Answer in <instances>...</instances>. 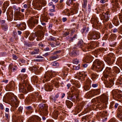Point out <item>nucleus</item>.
<instances>
[{
    "instance_id": "obj_1",
    "label": "nucleus",
    "mask_w": 122,
    "mask_h": 122,
    "mask_svg": "<svg viewBox=\"0 0 122 122\" xmlns=\"http://www.w3.org/2000/svg\"><path fill=\"white\" fill-rule=\"evenodd\" d=\"M111 69V68L107 67L104 72V77H102V80H104V82L107 87H111L113 86L114 84L113 80L110 79L109 77V75H108L109 73L108 70L110 72Z\"/></svg>"
},
{
    "instance_id": "obj_2",
    "label": "nucleus",
    "mask_w": 122,
    "mask_h": 122,
    "mask_svg": "<svg viewBox=\"0 0 122 122\" xmlns=\"http://www.w3.org/2000/svg\"><path fill=\"white\" fill-rule=\"evenodd\" d=\"M6 96L7 97L6 100L11 103L14 107L17 108L18 106V102L16 96L12 93H8Z\"/></svg>"
},
{
    "instance_id": "obj_3",
    "label": "nucleus",
    "mask_w": 122,
    "mask_h": 122,
    "mask_svg": "<svg viewBox=\"0 0 122 122\" xmlns=\"http://www.w3.org/2000/svg\"><path fill=\"white\" fill-rule=\"evenodd\" d=\"M22 84H20L19 85V89L20 92L26 93L27 92L26 89L28 91L33 90L32 87L30 85L25 81Z\"/></svg>"
},
{
    "instance_id": "obj_4",
    "label": "nucleus",
    "mask_w": 122,
    "mask_h": 122,
    "mask_svg": "<svg viewBox=\"0 0 122 122\" xmlns=\"http://www.w3.org/2000/svg\"><path fill=\"white\" fill-rule=\"evenodd\" d=\"M92 66V69L94 70L96 69L99 71H102L104 67L103 62L98 59H96L94 61Z\"/></svg>"
},
{
    "instance_id": "obj_5",
    "label": "nucleus",
    "mask_w": 122,
    "mask_h": 122,
    "mask_svg": "<svg viewBox=\"0 0 122 122\" xmlns=\"http://www.w3.org/2000/svg\"><path fill=\"white\" fill-rule=\"evenodd\" d=\"M100 37V33L94 31L89 33L88 34V39L89 40L97 39Z\"/></svg>"
},
{
    "instance_id": "obj_6",
    "label": "nucleus",
    "mask_w": 122,
    "mask_h": 122,
    "mask_svg": "<svg viewBox=\"0 0 122 122\" xmlns=\"http://www.w3.org/2000/svg\"><path fill=\"white\" fill-rule=\"evenodd\" d=\"M54 73V72L52 71H48L46 72L44 76L43 80L42 81L43 83H45V81L46 82H47L49 81L50 79L52 77L54 76V75L53 74Z\"/></svg>"
},
{
    "instance_id": "obj_7",
    "label": "nucleus",
    "mask_w": 122,
    "mask_h": 122,
    "mask_svg": "<svg viewBox=\"0 0 122 122\" xmlns=\"http://www.w3.org/2000/svg\"><path fill=\"white\" fill-rule=\"evenodd\" d=\"M39 107L40 111L44 113L46 115L47 114L48 106L47 105L44 103H41L39 105Z\"/></svg>"
},
{
    "instance_id": "obj_8",
    "label": "nucleus",
    "mask_w": 122,
    "mask_h": 122,
    "mask_svg": "<svg viewBox=\"0 0 122 122\" xmlns=\"http://www.w3.org/2000/svg\"><path fill=\"white\" fill-rule=\"evenodd\" d=\"M117 90H113L112 91V94L113 98L117 100V98L120 99L122 101V93H119Z\"/></svg>"
},
{
    "instance_id": "obj_9",
    "label": "nucleus",
    "mask_w": 122,
    "mask_h": 122,
    "mask_svg": "<svg viewBox=\"0 0 122 122\" xmlns=\"http://www.w3.org/2000/svg\"><path fill=\"white\" fill-rule=\"evenodd\" d=\"M109 12L107 11L105 13H103L101 15V20H103V22H106L108 21L109 19Z\"/></svg>"
},
{
    "instance_id": "obj_10",
    "label": "nucleus",
    "mask_w": 122,
    "mask_h": 122,
    "mask_svg": "<svg viewBox=\"0 0 122 122\" xmlns=\"http://www.w3.org/2000/svg\"><path fill=\"white\" fill-rule=\"evenodd\" d=\"M38 20L37 19H33L30 20L28 22V25L30 28H32L34 26L35 24L38 23Z\"/></svg>"
},
{
    "instance_id": "obj_11",
    "label": "nucleus",
    "mask_w": 122,
    "mask_h": 122,
    "mask_svg": "<svg viewBox=\"0 0 122 122\" xmlns=\"http://www.w3.org/2000/svg\"><path fill=\"white\" fill-rule=\"evenodd\" d=\"M41 119L37 116H33L28 121V122H41Z\"/></svg>"
},
{
    "instance_id": "obj_12",
    "label": "nucleus",
    "mask_w": 122,
    "mask_h": 122,
    "mask_svg": "<svg viewBox=\"0 0 122 122\" xmlns=\"http://www.w3.org/2000/svg\"><path fill=\"white\" fill-rule=\"evenodd\" d=\"M17 69V66L12 63H10L9 65V69L12 71H16Z\"/></svg>"
},
{
    "instance_id": "obj_13",
    "label": "nucleus",
    "mask_w": 122,
    "mask_h": 122,
    "mask_svg": "<svg viewBox=\"0 0 122 122\" xmlns=\"http://www.w3.org/2000/svg\"><path fill=\"white\" fill-rule=\"evenodd\" d=\"M52 84H45L44 87V89L46 91H51L52 90Z\"/></svg>"
},
{
    "instance_id": "obj_14",
    "label": "nucleus",
    "mask_w": 122,
    "mask_h": 122,
    "mask_svg": "<svg viewBox=\"0 0 122 122\" xmlns=\"http://www.w3.org/2000/svg\"><path fill=\"white\" fill-rule=\"evenodd\" d=\"M108 98L107 95H105L102 96L100 97V99L101 101L103 103L107 102L108 100Z\"/></svg>"
},
{
    "instance_id": "obj_15",
    "label": "nucleus",
    "mask_w": 122,
    "mask_h": 122,
    "mask_svg": "<svg viewBox=\"0 0 122 122\" xmlns=\"http://www.w3.org/2000/svg\"><path fill=\"white\" fill-rule=\"evenodd\" d=\"M111 2L112 3H114V4H112V5H113V8L115 9H116L117 8L119 7V5L118 2V0H111Z\"/></svg>"
},
{
    "instance_id": "obj_16",
    "label": "nucleus",
    "mask_w": 122,
    "mask_h": 122,
    "mask_svg": "<svg viewBox=\"0 0 122 122\" xmlns=\"http://www.w3.org/2000/svg\"><path fill=\"white\" fill-rule=\"evenodd\" d=\"M83 44L82 41H80L79 42L78 44V46H77L76 45H75L73 48L74 49H77L79 47L80 48H82L83 46Z\"/></svg>"
},
{
    "instance_id": "obj_17",
    "label": "nucleus",
    "mask_w": 122,
    "mask_h": 122,
    "mask_svg": "<svg viewBox=\"0 0 122 122\" xmlns=\"http://www.w3.org/2000/svg\"><path fill=\"white\" fill-rule=\"evenodd\" d=\"M112 55L113 54L112 53H110L108 54V56L107 57L106 60H105V61L108 63H109L110 62L111 63L112 58H112L110 57L109 56L111 57Z\"/></svg>"
},
{
    "instance_id": "obj_18",
    "label": "nucleus",
    "mask_w": 122,
    "mask_h": 122,
    "mask_svg": "<svg viewBox=\"0 0 122 122\" xmlns=\"http://www.w3.org/2000/svg\"><path fill=\"white\" fill-rule=\"evenodd\" d=\"M107 113V112L104 111V112L102 113V117H103L102 118L103 119L102 121L103 122H104L106 121L107 119V115H106Z\"/></svg>"
},
{
    "instance_id": "obj_19",
    "label": "nucleus",
    "mask_w": 122,
    "mask_h": 122,
    "mask_svg": "<svg viewBox=\"0 0 122 122\" xmlns=\"http://www.w3.org/2000/svg\"><path fill=\"white\" fill-rule=\"evenodd\" d=\"M112 22L114 24L117 26L119 24V22L117 17H115L113 18Z\"/></svg>"
},
{
    "instance_id": "obj_20",
    "label": "nucleus",
    "mask_w": 122,
    "mask_h": 122,
    "mask_svg": "<svg viewBox=\"0 0 122 122\" xmlns=\"http://www.w3.org/2000/svg\"><path fill=\"white\" fill-rule=\"evenodd\" d=\"M37 68L35 66H32L30 67V70L33 72L34 71L35 73H38L39 72Z\"/></svg>"
},
{
    "instance_id": "obj_21",
    "label": "nucleus",
    "mask_w": 122,
    "mask_h": 122,
    "mask_svg": "<svg viewBox=\"0 0 122 122\" xmlns=\"http://www.w3.org/2000/svg\"><path fill=\"white\" fill-rule=\"evenodd\" d=\"M91 83L89 82H87V84L85 85L84 87L85 90L87 91L89 90Z\"/></svg>"
},
{
    "instance_id": "obj_22",
    "label": "nucleus",
    "mask_w": 122,
    "mask_h": 122,
    "mask_svg": "<svg viewBox=\"0 0 122 122\" xmlns=\"http://www.w3.org/2000/svg\"><path fill=\"white\" fill-rule=\"evenodd\" d=\"M97 18L96 17H92L91 19V22L92 24H93L94 25H96V23L97 22Z\"/></svg>"
},
{
    "instance_id": "obj_23",
    "label": "nucleus",
    "mask_w": 122,
    "mask_h": 122,
    "mask_svg": "<svg viewBox=\"0 0 122 122\" xmlns=\"http://www.w3.org/2000/svg\"><path fill=\"white\" fill-rule=\"evenodd\" d=\"M66 104L68 108H70L73 106V103L69 101H67L66 102Z\"/></svg>"
},
{
    "instance_id": "obj_24",
    "label": "nucleus",
    "mask_w": 122,
    "mask_h": 122,
    "mask_svg": "<svg viewBox=\"0 0 122 122\" xmlns=\"http://www.w3.org/2000/svg\"><path fill=\"white\" fill-rule=\"evenodd\" d=\"M39 50L38 49H34V51L31 53V54L32 55H36L39 53Z\"/></svg>"
},
{
    "instance_id": "obj_25",
    "label": "nucleus",
    "mask_w": 122,
    "mask_h": 122,
    "mask_svg": "<svg viewBox=\"0 0 122 122\" xmlns=\"http://www.w3.org/2000/svg\"><path fill=\"white\" fill-rule=\"evenodd\" d=\"M79 53L77 51H73L70 54V55L71 56H75L78 55H79Z\"/></svg>"
},
{
    "instance_id": "obj_26",
    "label": "nucleus",
    "mask_w": 122,
    "mask_h": 122,
    "mask_svg": "<svg viewBox=\"0 0 122 122\" xmlns=\"http://www.w3.org/2000/svg\"><path fill=\"white\" fill-rule=\"evenodd\" d=\"M52 83L57 88L59 86V82L57 80H56L54 81H52Z\"/></svg>"
},
{
    "instance_id": "obj_27",
    "label": "nucleus",
    "mask_w": 122,
    "mask_h": 122,
    "mask_svg": "<svg viewBox=\"0 0 122 122\" xmlns=\"http://www.w3.org/2000/svg\"><path fill=\"white\" fill-rule=\"evenodd\" d=\"M58 58V56L56 55L55 56H53L51 57L50 58V61H53Z\"/></svg>"
},
{
    "instance_id": "obj_28",
    "label": "nucleus",
    "mask_w": 122,
    "mask_h": 122,
    "mask_svg": "<svg viewBox=\"0 0 122 122\" xmlns=\"http://www.w3.org/2000/svg\"><path fill=\"white\" fill-rule=\"evenodd\" d=\"M73 0H67L66 2V4L68 6H70V5L72 4Z\"/></svg>"
},
{
    "instance_id": "obj_29",
    "label": "nucleus",
    "mask_w": 122,
    "mask_h": 122,
    "mask_svg": "<svg viewBox=\"0 0 122 122\" xmlns=\"http://www.w3.org/2000/svg\"><path fill=\"white\" fill-rule=\"evenodd\" d=\"M92 79L93 80L95 79L98 76V75L96 74V73H93L92 74Z\"/></svg>"
},
{
    "instance_id": "obj_30",
    "label": "nucleus",
    "mask_w": 122,
    "mask_h": 122,
    "mask_svg": "<svg viewBox=\"0 0 122 122\" xmlns=\"http://www.w3.org/2000/svg\"><path fill=\"white\" fill-rule=\"evenodd\" d=\"M2 29L5 31L7 30L8 29V27L7 25L6 24H4L2 25Z\"/></svg>"
},
{
    "instance_id": "obj_31",
    "label": "nucleus",
    "mask_w": 122,
    "mask_h": 122,
    "mask_svg": "<svg viewBox=\"0 0 122 122\" xmlns=\"http://www.w3.org/2000/svg\"><path fill=\"white\" fill-rule=\"evenodd\" d=\"M35 96H36L37 99L38 100H41L42 99V97L41 95H40L39 93H37L36 94Z\"/></svg>"
},
{
    "instance_id": "obj_32",
    "label": "nucleus",
    "mask_w": 122,
    "mask_h": 122,
    "mask_svg": "<svg viewBox=\"0 0 122 122\" xmlns=\"http://www.w3.org/2000/svg\"><path fill=\"white\" fill-rule=\"evenodd\" d=\"M26 24L25 22H23L21 24V27L22 30H23L26 29Z\"/></svg>"
},
{
    "instance_id": "obj_33",
    "label": "nucleus",
    "mask_w": 122,
    "mask_h": 122,
    "mask_svg": "<svg viewBox=\"0 0 122 122\" xmlns=\"http://www.w3.org/2000/svg\"><path fill=\"white\" fill-rule=\"evenodd\" d=\"M90 59V58H89L88 57H86V58H84L83 59V61L84 62L88 63L89 62V61Z\"/></svg>"
},
{
    "instance_id": "obj_34",
    "label": "nucleus",
    "mask_w": 122,
    "mask_h": 122,
    "mask_svg": "<svg viewBox=\"0 0 122 122\" xmlns=\"http://www.w3.org/2000/svg\"><path fill=\"white\" fill-rule=\"evenodd\" d=\"M32 79L34 82H36L38 80L37 76L36 75L33 76L32 78Z\"/></svg>"
},
{
    "instance_id": "obj_35",
    "label": "nucleus",
    "mask_w": 122,
    "mask_h": 122,
    "mask_svg": "<svg viewBox=\"0 0 122 122\" xmlns=\"http://www.w3.org/2000/svg\"><path fill=\"white\" fill-rule=\"evenodd\" d=\"M80 67V65H78L77 66H76L75 65H74L73 67V69L75 70H79Z\"/></svg>"
},
{
    "instance_id": "obj_36",
    "label": "nucleus",
    "mask_w": 122,
    "mask_h": 122,
    "mask_svg": "<svg viewBox=\"0 0 122 122\" xmlns=\"http://www.w3.org/2000/svg\"><path fill=\"white\" fill-rule=\"evenodd\" d=\"M51 65L53 66H58L59 64L56 61H55L52 62L51 64Z\"/></svg>"
},
{
    "instance_id": "obj_37",
    "label": "nucleus",
    "mask_w": 122,
    "mask_h": 122,
    "mask_svg": "<svg viewBox=\"0 0 122 122\" xmlns=\"http://www.w3.org/2000/svg\"><path fill=\"white\" fill-rule=\"evenodd\" d=\"M48 40L50 41H54L56 40V38L52 36H50Z\"/></svg>"
},
{
    "instance_id": "obj_38",
    "label": "nucleus",
    "mask_w": 122,
    "mask_h": 122,
    "mask_svg": "<svg viewBox=\"0 0 122 122\" xmlns=\"http://www.w3.org/2000/svg\"><path fill=\"white\" fill-rule=\"evenodd\" d=\"M89 30V28H83L82 29V33L84 32H85V30H86L85 32L87 33L88 32Z\"/></svg>"
},
{
    "instance_id": "obj_39",
    "label": "nucleus",
    "mask_w": 122,
    "mask_h": 122,
    "mask_svg": "<svg viewBox=\"0 0 122 122\" xmlns=\"http://www.w3.org/2000/svg\"><path fill=\"white\" fill-rule=\"evenodd\" d=\"M79 61L77 59H75L73 60V63L75 64H77L78 63Z\"/></svg>"
},
{
    "instance_id": "obj_40",
    "label": "nucleus",
    "mask_w": 122,
    "mask_h": 122,
    "mask_svg": "<svg viewBox=\"0 0 122 122\" xmlns=\"http://www.w3.org/2000/svg\"><path fill=\"white\" fill-rule=\"evenodd\" d=\"M48 5L49 6H52V7L53 9L55 8V5L53 4V3L51 2L49 3L48 4Z\"/></svg>"
},
{
    "instance_id": "obj_41",
    "label": "nucleus",
    "mask_w": 122,
    "mask_h": 122,
    "mask_svg": "<svg viewBox=\"0 0 122 122\" xmlns=\"http://www.w3.org/2000/svg\"><path fill=\"white\" fill-rule=\"evenodd\" d=\"M30 36L31 39L33 40L34 39V38L36 37L35 34L34 33L31 34Z\"/></svg>"
},
{
    "instance_id": "obj_42",
    "label": "nucleus",
    "mask_w": 122,
    "mask_h": 122,
    "mask_svg": "<svg viewBox=\"0 0 122 122\" xmlns=\"http://www.w3.org/2000/svg\"><path fill=\"white\" fill-rule=\"evenodd\" d=\"M11 86H10L9 85H7L6 86V88L8 91H10L11 90Z\"/></svg>"
},
{
    "instance_id": "obj_43",
    "label": "nucleus",
    "mask_w": 122,
    "mask_h": 122,
    "mask_svg": "<svg viewBox=\"0 0 122 122\" xmlns=\"http://www.w3.org/2000/svg\"><path fill=\"white\" fill-rule=\"evenodd\" d=\"M22 109L23 108L21 107H20L19 108L18 110V111L19 112V114H20V113H22ZM17 113L18 114H19V113H18V112H17Z\"/></svg>"
},
{
    "instance_id": "obj_44",
    "label": "nucleus",
    "mask_w": 122,
    "mask_h": 122,
    "mask_svg": "<svg viewBox=\"0 0 122 122\" xmlns=\"http://www.w3.org/2000/svg\"><path fill=\"white\" fill-rule=\"evenodd\" d=\"M25 108L28 110L30 111L32 109V107L30 106H29L25 107Z\"/></svg>"
},
{
    "instance_id": "obj_45",
    "label": "nucleus",
    "mask_w": 122,
    "mask_h": 122,
    "mask_svg": "<svg viewBox=\"0 0 122 122\" xmlns=\"http://www.w3.org/2000/svg\"><path fill=\"white\" fill-rule=\"evenodd\" d=\"M84 5H83V8H85L86 7L87 2L86 0H84Z\"/></svg>"
},
{
    "instance_id": "obj_46",
    "label": "nucleus",
    "mask_w": 122,
    "mask_h": 122,
    "mask_svg": "<svg viewBox=\"0 0 122 122\" xmlns=\"http://www.w3.org/2000/svg\"><path fill=\"white\" fill-rule=\"evenodd\" d=\"M122 15H119V18L120 19V21L121 22H122V9L121 10Z\"/></svg>"
},
{
    "instance_id": "obj_47",
    "label": "nucleus",
    "mask_w": 122,
    "mask_h": 122,
    "mask_svg": "<svg viewBox=\"0 0 122 122\" xmlns=\"http://www.w3.org/2000/svg\"><path fill=\"white\" fill-rule=\"evenodd\" d=\"M69 34V32H65L63 35V36L64 37H65L67 36H68Z\"/></svg>"
},
{
    "instance_id": "obj_48",
    "label": "nucleus",
    "mask_w": 122,
    "mask_h": 122,
    "mask_svg": "<svg viewBox=\"0 0 122 122\" xmlns=\"http://www.w3.org/2000/svg\"><path fill=\"white\" fill-rule=\"evenodd\" d=\"M5 114L6 117L7 119H9L10 117V116H9V113H5Z\"/></svg>"
},
{
    "instance_id": "obj_49",
    "label": "nucleus",
    "mask_w": 122,
    "mask_h": 122,
    "mask_svg": "<svg viewBox=\"0 0 122 122\" xmlns=\"http://www.w3.org/2000/svg\"><path fill=\"white\" fill-rule=\"evenodd\" d=\"M118 117L122 119V112L119 113L118 115Z\"/></svg>"
},
{
    "instance_id": "obj_50",
    "label": "nucleus",
    "mask_w": 122,
    "mask_h": 122,
    "mask_svg": "<svg viewBox=\"0 0 122 122\" xmlns=\"http://www.w3.org/2000/svg\"><path fill=\"white\" fill-rule=\"evenodd\" d=\"M112 31L114 33H116L118 31V29L117 28H115L112 30Z\"/></svg>"
},
{
    "instance_id": "obj_51",
    "label": "nucleus",
    "mask_w": 122,
    "mask_h": 122,
    "mask_svg": "<svg viewBox=\"0 0 122 122\" xmlns=\"http://www.w3.org/2000/svg\"><path fill=\"white\" fill-rule=\"evenodd\" d=\"M50 45L51 46V47H56V45L55 44L53 43H51Z\"/></svg>"
},
{
    "instance_id": "obj_52",
    "label": "nucleus",
    "mask_w": 122,
    "mask_h": 122,
    "mask_svg": "<svg viewBox=\"0 0 122 122\" xmlns=\"http://www.w3.org/2000/svg\"><path fill=\"white\" fill-rule=\"evenodd\" d=\"M5 112L6 113H9V109L8 108H6L5 109Z\"/></svg>"
},
{
    "instance_id": "obj_53",
    "label": "nucleus",
    "mask_w": 122,
    "mask_h": 122,
    "mask_svg": "<svg viewBox=\"0 0 122 122\" xmlns=\"http://www.w3.org/2000/svg\"><path fill=\"white\" fill-rule=\"evenodd\" d=\"M111 105H110V107L112 108V106L114 105L115 104V102H112L111 103Z\"/></svg>"
},
{
    "instance_id": "obj_54",
    "label": "nucleus",
    "mask_w": 122,
    "mask_h": 122,
    "mask_svg": "<svg viewBox=\"0 0 122 122\" xmlns=\"http://www.w3.org/2000/svg\"><path fill=\"white\" fill-rule=\"evenodd\" d=\"M92 86L93 87H96L98 85L96 84H93L92 85Z\"/></svg>"
},
{
    "instance_id": "obj_55",
    "label": "nucleus",
    "mask_w": 122,
    "mask_h": 122,
    "mask_svg": "<svg viewBox=\"0 0 122 122\" xmlns=\"http://www.w3.org/2000/svg\"><path fill=\"white\" fill-rule=\"evenodd\" d=\"M0 107L1 109L3 110L4 109V107L3 105L1 103L0 104Z\"/></svg>"
},
{
    "instance_id": "obj_56",
    "label": "nucleus",
    "mask_w": 122,
    "mask_h": 122,
    "mask_svg": "<svg viewBox=\"0 0 122 122\" xmlns=\"http://www.w3.org/2000/svg\"><path fill=\"white\" fill-rule=\"evenodd\" d=\"M87 117L86 116L84 117H83L82 118V119L83 121H84V120H87Z\"/></svg>"
},
{
    "instance_id": "obj_57",
    "label": "nucleus",
    "mask_w": 122,
    "mask_h": 122,
    "mask_svg": "<svg viewBox=\"0 0 122 122\" xmlns=\"http://www.w3.org/2000/svg\"><path fill=\"white\" fill-rule=\"evenodd\" d=\"M100 1L101 3L103 4L105 3L106 0H101Z\"/></svg>"
},
{
    "instance_id": "obj_58",
    "label": "nucleus",
    "mask_w": 122,
    "mask_h": 122,
    "mask_svg": "<svg viewBox=\"0 0 122 122\" xmlns=\"http://www.w3.org/2000/svg\"><path fill=\"white\" fill-rule=\"evenodd\" d=\"M36 58H43V57H42L41 56H37L36 57Z\"/></svg>"
},
{
    "instance_id": "obj_59",
    "label": "nucleus",
    "mask_w": 122,
    "mask_h": 122,
    "mask_svg": "<svg viewBox=\"0 0 122 122\" xmlns=\"http://www.w3.org/2000/svg\"><path fill=\"white\" fill-rule=\"evenodd\" d=\"M67 20V19L66 18L63 17L62 19V20L63 22H65Z\"/></svg>"
},
{
    "instance_id": "obj_60",
    "label": "nucleus",
    "mask_w": 122,
    "mask_h": 122,
    "mask_svg": "<svg viewBox=\"0 0 122 122\" xmlns=\"http://www.w3.org/2000/svg\"><path fill=\"white\" fill-rule=\"evenodd\" d=\"M57 99L55 97H53L52 98V101H53L54 102H55L56 101Z\"/></svg>"
},
{
    "instance_id": "obj_61",
    "label": "nucleus",
    "mask_w": 122,
    "mask_h": 122,
    "mask_svg": "<svg viewBox=\"0 0 122 122\" xmlns=\"http://www.w3.org/2000/svg\"><path fill=\"white\" fill-rule=\"evenodd\" d=\"M13 58L15 60L17 58V57L16 55H13Z\"/></svg>"
},
{
    "instance_id": "obj_62",
    "label": "nucleus",
    "mask_w": 122,
    "mask_h": 122,
    "mask_svg": "<svg viewBox=\"0 0 122 122\" xmlns=\"http://www.w3.org/2000/svg\"><path fill=\"white\" fill-rule=\"evenodd\" d=\"M118 105H119V104L118 103H116L115 104V105H114V107H115L116 108L118 106Z\"/></svg>"
},
{
    "instance_id": "obj_63",
    "label": "nucleus",
    "mask_w": 122,
    "mask_h": 122,
    "mask_svg": "<svg viewBox=\"0 0 122 122\" xmlns=\"http://www.w3.org/2000/svg\"><path fill=\"white\" fill-rule=\"evenodd\" d=\"M71 85L69 84L68 83L67 85V89H69V87L71 86Z\"/></svg>"
},
{
    "instance_id": "obj_64",
    "label": "nucleus",
    "mask_w": 122,
    "mask_h": 122,
    "mask_svg": "<svg viewBox=\"0 0 122 122\" xmlns=\"http://www.w3.org/2000/svg\"><path fill=\"white\" fill-rule=\"evenodd\" d=\"M119 81L120 84H122V78L120 79Z\"/></svg>"
}]
</instances>
